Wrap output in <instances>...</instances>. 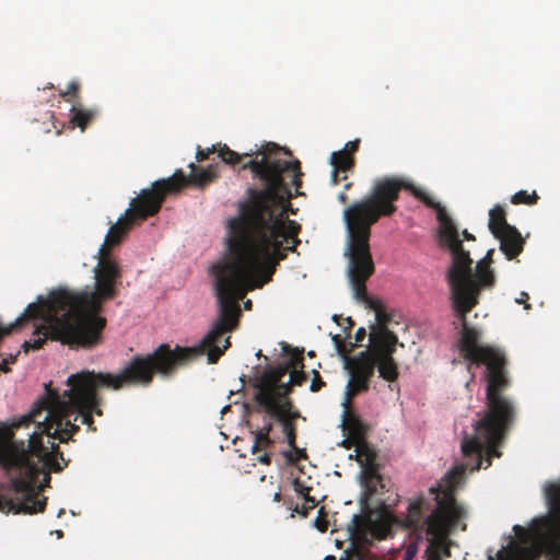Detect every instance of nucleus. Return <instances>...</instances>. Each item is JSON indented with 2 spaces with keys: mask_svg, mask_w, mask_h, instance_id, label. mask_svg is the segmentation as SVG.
Listing matches in <instances>:
<instances>
[{
  "mask_svg": "<svg viewBox=\"0 0 560 560\" xmlns=\"http://www.w3.org/2000/svg\"><path fill=\"white\" fill-rule=\"evenodd\" d=\"M278 150L279 147L271 142L242 154L226 144L197 148L198 162L218 152L225 164L250 170L262 188L247 189L248 199L241 205L240 217L230 221L228 255L211 267L219 313L208 334L195 347L176 346L172 349L170 345L162 343L151 353L132 357L126 365L137 362L138 374H174L178 368L205 352L209 363H217L231 346V337L226 335L238 326V301L249 290L270 282L279 262L300 244L301 225L287 219L285 212L293 198L291 186H294L296 196L301 194V163L277 158L275 153Z\"/></svg>",
  "mask_w": 560,
  "mask_h": 560,
  "instance_id": "nucleus-1",
  "label": "nucleus"
},
{
  "mask_svg": "<svg viewBox=\"0 0 560 560\" xmlns=\"http://www.w3.org/2000/svg\"><path fill=\"white\" fill-rule=\"evenodd\" d=\"M137 362L125 365L118 374L82 371L67 380L69 389L62 395L45 385L46 393L30 412L8 422H0V467L8 476L0 482V513L35 514L43 512L46 498L39 492L49 485L50 472L68 466L59 446L50 440L67 443L85 424L96 431L93 416H102V398L97 388L118 390L143 386Z\"/></svg>",
  "mask_w": 560,
  "mask_h": 560,
  "instance_id": "nucleus-2",
  "label": "nucleus"
},
{
  "mask_svg": "<svg viewBox=\"0 0 560 560\" xmlns=\"http://www.w3.org/2000/svg\"><path fill=\"white\" fill-rule=\"evenodd\" d=\"M378 184L388 183L397 187V200L402 189L408 190L415 198L427 207L436 211L440 222L439 240L441 246L452 254V264L446 279L451 289L452 306L456 316L462 322L460 338L457 347L460 355L470 365L486 366L485 380L486 407L483 416L478 420V430L489 438H495L506 424H513L515 408L512 400L503 396V392L510 386L506 370V358L499 348L482 345L481 331L467 323V314L479 303L482 289L492 288L495 283L491 264L479 260L472 273L469 252L464 249L459 238V232L440 202L424 189L415 186L404 177L385 176L377 179Z\"/></svg>",
  "mask_w": 560,
  "mask_h": 560,
  "instance_id": "nucleus-3",
  "label": "nucleus"
},
{
  "mask_svg": "<svg viewBox=\"0 0 560 560\" xmlns=\"http://www.w3.org/2000/svg\"><path fill=\"white\" fill-rule=\"evenodd\" d=\"M176 177H167L155 180L151 188L142 189L138 197L131 199L129 208L125 211L106 234L105 242L97 252V265L94 267L93 289L86 287L81 291L57 289L51 291L52 305L66 311L68 315L66 327L68 334L80 336L84 332L81 343L83 346H97L102 341V331L106 319L100 315L103 305L115 299L118 294V285L121 282V268L113 259L110 250L119 245L133 225L156 214L168 191L178 188Z\"/></svg>",
  "mask_w": 560,
  "mask_h": 560,
  "instance_id": "nucleus-4",
  "label": "nucleus"
},
{
  "mask_svg": "<svg viewBox=\"0 0 560 560\" xmlns=\"http://www.w3.org/2000/svg\"><path fill=\"white\" fill-rule=\"evenodd\" d=\"M478 420L474 432L465 434L462 441L464 463L450 470L436 486L429 489V497H418L408 504L402 522L417 539L424 534L430 536V545L425 550L427 560H442V553L448 555L444 540L459 526L466 516V510L456 501L455 493L464 478L465 471L487 467L491 464L490 456H500L497 446L504 439L512 424H506L495 438H489L478 430Z\"/></svg>",
  "mask_w": 560,
  "mask_h": 560,
  "instance_id": "nucleus-5",
  "label": "nucleus"
},
{
  "mask_svg": "<svg viewBox=\"0 0 560 560\" xmlns=\"http://www.w3.org/2000/svg\"><path fill=\"white\" fill-rule=\"evenodd\" d=\"M397 187L388 183L374 182L368 196L354 201L343 210L347 228L348 278L355 300L375 313L376 323L371 326V343H398L397 336L388 329L390 315L383 303L370 298L366 281L374 273L375 266L371 254V228L382 217H392L396 211Z\"/></svg>",
  "mask_w": 560,
  "mask_h": 560,
  "instance_id": "nucleus-6",
  "label": "nucleus"
},
{
  "mask_svg": "<svg viewBox=\"0 0 560 560\" xmlns=\"http://www.w3.org/2000/svg\"><path fill=\"white\" fill-rule=\"evenodd\" d=\"M294 386L289 378L285 383H279L272 390L269 388L259 396H254L256 411L276 419L282 433L288 434L291 444L294 442L296 420H305L291 398Z\"/></svg>",
  "mask_w": 560,
  "mask_h": 560,
  "instance_id": "nucleus-7",
  "label": "nucleus"
},
{
  "mask_svg": "<svg viewBox=\"0 0 560 560\" xmlns=\"http://www.w3.org/2000/svg\"><path fill=\"white\" fill-rule=\"evenodd\" d=\"M390 532L389 514L375 512L365 506L363 512L354 514L347 525V538L350 541L349 547L345 550V557L340 560H349L350 557L357 556L361 558L362 550L371 545L374 540H382Z\"/></svg>",
  "mask_w": 560,
  "mask_h": 560,
  "instance_id": "nucleus-8",
  "label": "nucleus"
},
{
  "mask_svg": "<svg viewBox=\"0 0 560 560\" xmlns=\"http://www.w3.org/2000/svg\"><path fill=\"white\" fill-rule=\"evenodd\" d=\"M348 357L345 360V366L349 372L350 378L347 384V401H351L357 395L370 389L371 378L374 376L377 361H375V346Z\"/></svg>",
  "mask_w": 560,
  "mask_h": 560,
  "instance_id": "nucleus-9",
  "label": "nucleus"
},
{
  "mask_svg": "<svg viewBox=\"0 0 560 560\" xmlns=\"http://www.w3.org/2000/svg\"><path fill=\"white\" fill-rule=\"evenodd\" d=\"M374 346L380 377L389 383L396 382L399 376L398 364L394 359L397 343L384 342L374 343Z\"/></svg>",
  "mask_w": 560,
  "mask_h": 560,
  "instance_id": "nucleus-10",
  "label": "nucleus"
},
{
  "mask_svg": "<svg viewBox=\"0 0 560 560\" xmlns=\"http://www.w3.org/2000/svg\"><path fill=\"white\" fill-rule=\"evenodd\" d=\"M550 515L533 521V530L538 536L560 532V487H551L548 491Z\"/></svg>",
  "mask_w": 560,
  "mask_h": 560,
  "instance_id": "nucleus-11",
  "label": "nucleus"
},
{
  "mask_svg": "<svg viewBox=\"0 0 560 560\" xmlns=\"http://www.w3.org/2000/svg\"><path fill=\"white\" fill-rule=\"evenodd\" d=\"M520 542H512L508 548L503 547L497 553V560H534L536 549L528 545V533L520 525L513 527Z\"/></svg>",
  "mask_w": 560,
  "mask_h": 560,
  "instance_id": "nucleus-12",
  "label": "nucleus"
},
{
  "mask_svg": "<svg viewBox=\"0 0 560 560\" xmlns=\"http://www.w3.org/2000/svg\"><path fill=\"white\" fill-rule=\"evenodd\" d=\"M189 168L191 171L189 176H186L182 170H177L171 176V177H176L178 175L176 183H180V184H178L179 185L178 188H176L175 190L168 191L167 195L175 194V192L179 191L183 187H185L188 184H191V185H195L198 187H203V186L208 185L209 183L213 182L218 177V164H211L206 168H201V167H198L196 164L190 163Z\"/></svg>",
  "mask_w": 560,
  "mask_h": 560,
  "instance_id": "nucleus-13",
  "label": "nucleus"
},
{
  "mask_svg": "<svg viewBox=\"0 0 560 560\" xmlns=\"http://www.w3.org/2000/svg\"><path fill=\"white\" fill-rule=\"evenodd\" d=\"M500 242V249L509 260L516 258L524 249L525 240L520 231L512 226L494 235Z\"/></svg>",
  "mask_w": 560,
  "mask_h": 560,
  "instance_id": "nucleus-14",
  "label": "nucleus"
},
{
  "mask_svg": "<svg viewBox=\"0 0 560 560\" xmlns=\"http://www.w3.org/2000/svg\"><path fill=\"white\" fill-rule=\"evenodd\" d=\"M349 405L350 401L348 402L346 400V408L342 415V428L343 431L348 433L349 439L359 444L364 441L368 433V427L358 415L350 410Z\"/></svg>",
  "mask_w": 560,
  "mask_h": 560,
  "instance_id": "nucleus-15",
  "label": "nucleus"
},
{
  "mask_svg": "<svg viewBox=\"0 0 560 560\" xmlns=\"http://www.w3.org/2000/svg\"><path fill=\"white\" fill-rule=\"evenodd\" d=\"M289 373L288 366L283 363L272 366L266 370L260 377L256 380L254 385L255 393L254 396H259L267 389H273L278 386L279 383L282 382V378L285 374Z\"/></svg>",
  "mask_w": 560,
  "mask_h": 560,
  "instance_id": "nucleus-16",
  "label": "nucleus"
},
{
  "mask_svg": "<svg viewBox=\"0 0 560 560\" xmlns=\"http://www.w3.org/2000/svg\"><path fill=\"white\" fill-rule=\"evenodd\" d=\"M330 164L332 166L331 182L334 185H337L341 180L347 179V175L341 176V174L352 171L355 165V160L354 156L339 150L331 153Z\"/></svg>",
  "mask_w": 560,
  "mask_h": 560,
  "instance_id": "nucleus-17",
  "label": "nucleus"
},
{
  "mask_svg": "<svg viewBox=\"0 0 560 560\" xmlns=\"http://www.w3.org/2000/svg\"><path fill=\"white\" fill-rule=\"evenodd\" d=\"M275 423H278L276 419L265 415L264 424L252 432L254 435V454L260 450H267L273 445L275 441L270 438V433L273 430Z\"/></svg>",
  "mask_w": 560,
  "mask_h": 560,
  "instance_id": "nucleus-18",
  "label": "nucleus"
},
{
  "mask_svg": "<svg viewBox=\"0 0 560 560\" xmlns=\"http://www.w3.org/2000/svg\"><path fill=\"white\" fill-rule=\"evenodd\" d=\"M70 122L79 127L82 131L95 119L97 115L96 109L84 108L81 104H73L71 107Z\"/></svg>",
  "mask_w": 560,
  "mask_h": 560,
  "instance_id": "nucleus-19",
  "label": "nucleus"
},
{
  "mask_svg": "<svg viewBox=\"0 0 560 560\" xmlns=\"http://www.w3.org/2000/svg\"><path fill=\"white\" fill-rule=\"evenodd\" d=\"M489 230L494 235L501 233L502 231H505L513 225L509 224L506 221V212L505 209L497 205L494 208H492L489 211Z\"/></svg>",
  "mask_w": 560,
  "mask_h": 560,
  "instance_id": "nucleus-20",
  "label": "nucleus"
},
{
  "mask_svg": "<svg viewBox=\"0 0 560 560\" xmlns=\"http://www.w3.org/2000/svg\"><path fill=\"white\" fill-rule=\"evenodd\" d=\"M363 486V501L365 504H368V501L372 498V495L377 493L378 486L381 488L384 487L381 475L373 468H369L365 470Z\"/></svg>",
  "mask_w": 560,
  "mask_h": 560,
  "instance_id": "nucleus-21",
  "label": "nucleus"
},
{
  "mask_svg": "<svg viewBox=\"0 0 560 560\" xmlns=\"http://www.w3.org/2000/svg\"><path fill=\"white\" fill-rule=\"evenodd\" d=\"M293 485L294 490L305 500V504L302 506V510L296 508L295 511L306 516L307 511L316 506V500L310 495L311 488L302 483L299 479H295Z\"/></svg>",
  "mask_w": 560,
  "mask_h": 560,
  "instance_id": "nucleus-22",
  "label": "nucleus"
},
{
  "mask_svg": "<svg viewBox=\"0 0 560 560\" xmlns=\"http://www.w3.org/2000/svg\"><path fill=\"white\" fill-rule=\"evenodd\" d=\"M283 434L285 436L289 447L294 452V454L291 451L284 453V456L287 457L288 462L291 464H295L300 459L306 458L305 450L299 448L296 446L298 428L295 427V436H294V442L292 444L289 441L288 434L287 433H283Z\"/></svg>",
  "mask_w": 560,
  "mask_h": 560,
  "instance_id": "nucleus-23",
  "label": "nucleus"
},
{
  "mask_svg": "<svg viewBox=\"0 0 560 560\" xmlns=\"http://www.w3.org/2000/svg\"><path fill=\"white\" fill-rule=\"evenodd\" d=\"M538 199L539 196L535 190H533L532 192H528L527 190H520L512 196L511 202L513 205L523 203L527 206H533L537 203Z\"/></svg>",
  "mask_w": 560,
  "mask_h": 560,
  "instance_id": "nucleus-24",
  "label": "nucleus"
},
{
  "mask_svg": "<svg viewBox=\"0 0 560 560\" xmlns=\"http://www.w3.org/2000/svg\"><path fill=\"white\" fill-rule=\"evenodd\" d=\"M334 345L336 347L337 352L343 357L345 359L348 358L349 353L354 349L355 343L352 342H346L343 338L340 335H334L331 337Z\"/></svg>",
  "mask_w": 560,
  "mask_h": 560,
  "instance_id": "nucleus-25",
  "label": "nucleus"
},
{
  "mask_svg": "<svg viewBox=\"0 0 560 560\" xmlns=\"http://www.w3.org/2000/svg\"><path fill=\"white\" fill-rule=\"evenodd\" d=\"M283 364L288 366L289 371L304 369L303 350L300 351L298 349H294L290 359Z\"/></svg>",
  "mask_w": 560,
  "mask_h": 560,
  "instance_id": "nucleus-26",
  "label": "nucleus"
},
{
  "mask_svg": "<svg viewBox=\"0 0 560 560\" xmlns=\"http://www.w3.org/2000/svg\"><path fill=\"white\" fill-rule=\"evenodd\" d=\"M79 89H80L79 82L78 81H71L68 84L67 90L60 92V96L62 98H65L66 101L71 102L72 101L71 98L75 97L78 95Z\"/></svg>",
  "mask_w": 560,
  "mask_h": 560,
  "instance_id": "nucleus-27",
  "label": "nucleus"
},
{
  "mask_svg": "<svg viewBox=\"0 0 560 560\" xmlns=\"http://www.w3.org/2000/svg\"><path fill=\"white\" fill-rule=\"evenodd\" d=\"M289 373H290L289 378L291 380V384H295V386H302L307 378V375L304 372V369L291 370V371H289Z\"/></svg>",
  "mask_w": 560,
  "mask_h": 560,
  "instance_id": "nucleus-28",
  "label": "nucleus"
},
{
  "mask_svg": "<svg viewBox=\"0 0 560 560\" xmlns=\"http://www.w3.org/2000/svg\"><path fill=\"white\" fill-rule=\"evenodd\" d=\"M312 374H313V378H312L310 389H311V392L316 393V392H319L326 385V383L323 381L318 371L313 370Z\"/></svg>",
  "mask_w": 560,
  "mask_h": 560,
  "instance_id": "nucleus-29",
  "label": "nucleus"
},
{
  "mask_svg": "<svg viewBox=\"0 0 560 560\" xmlns=\"http://www.w3.org/2000/svg\"><path fill=\"white\" fill-rule=\"evenodd\" d=\"M360 144V140L355 139L353 141H349L346 143L345 148L341 150L342 152H347L351 156H354V153L358 151Z\"/></svg>",
  "mask_w": 560,
  "mask_h": 560,
  "instance_id": "nucleus-30",
  "label": "nucleus"
},
{
  "mask_svg": "<svg viewBox=\"0 0 560 560\" xmlns=\"http://www.w3.org/2000/svg\"><path fill=\"white\" fill-rule=\"evenodd\" d=\"M315 526L316 528L324 533L328 529V522L326 520V517L324 515H319L316 520H315Z\"/></svg>",
  "mask_w": 560,
  "mask_h": 560,
  "instance_id": "nucleus-31",
  "label": "nucleus"
},
{
  "mask_svg": "<svg viewBox=\"0 0 560 560\" xmlns=\"http://www.w3.org/2000/svg\"><path fill=\"white\" fill-rule=\"evenodd\" d=\"M16 359V355H10L9 358L3 359L2 364L0 365V372H9L10 369L8 368L9 363H14Z\"/></svg>",
  "mask_w": 560,
  "mask_h": 560,
  "instance_id": "nucleus-32",
  "label": "nucleus"
},
{
  "mask_svg": "<svg viewBox=\"0 0 560 560\" xmlns=\"http://www.w3.org/2000/svg\"><path fill=\"white\" fill-rule=\"evenodd\" d=\"M365 337H366V330L363 327L359 328L354 336V340H355L354 343L355 345L362 343L364 341Z\"/></svg>",
  "mask_w": 560,
  "mask_h": 560,
  "instance_id": "nucleus-33",
  "label": "nucleus"
},
{
  "mask_svg": "<svg viewBox=\"0 0 560 560\" xmlns=\"http://www.w3.org/2000/svg\"><path fill=\"white\" fill-rule=\"evenodd\" d=\"M528 300H529V295H528V293H526V292H521V295H520V298H518V299H516V302H517L518 304H524V307H525L526 310H529V308H530V305L527 303V301H528Z\"/></svg>",
  "mask_w": 560,
  "mask_h": 560,
  "instance_id": "nucleus-34",
  "label": "nucleus"
},
{
  "mask_svg": "<svg viewBox=\"0 0 560 560\" xmlns=\"http://www.w3.org/2000/svg\"><path fill=\"white\" fill-rule=\"evenodd\" d=\"M257 460L260 463V464H264V465H269L270 464V455L265 453L262 455H259L257 457Z\"/></svg>",
  "mask_w": 560,
  "mask_h": 560,
  "instance_id": "nucleus-35",
  "label": "nucleus"
},
{
  "mask_svg": "<svg viewBox=\"0 0 560 560\" xmlns=\"http://www.w3.org/2000/svg\"><path fill=\"white\" fill-rule=\"evenodd\" d=\"M493 253H494V249L491 248L487 252L486 256L482 258L485 261H488L489 264H492L493 259H492V256H493Z\"/></svg>",
  "mask_w": 560,
  "mask_h": 560,
  "instance_id": "nucleus-36",
  "label": "nucleus"
},
{
  "mask_svg": "<svg viewBox=\"0 0 560 560\" xmlns=\"http://www.w3.org/2000/svg\"><path fill=\"white\" fill-rule=\"evenodd\" d=\"M462 235H463L464 240H466V241H475L476 240L475 236L471 233H469L467 230H464Z\"/></svg>",
  "mask_w": 560,
  "mask_h": 560,
  "instance_id": "nucleus-37",
  "label": "nucleus"
},
{
  "mask_svg": "<svg viewBox=\"0 0 560 560\" xmlns=\"http://www.w3.org/2000/svg\"><path fill=\"white\" fill-rule=\"evenodd\" d=\"M339 200H340V202L346 203L348 201L347 195L345 192H341L339 195Z\"/></svg>",
  "mask_w": 560,
  "mask_h": 560,
  "instance_id": "nucleus-38",
  "label": "nucleus"
},
{
  "mask_svg": "<svg viewBox=\"0 0 560 560\" xmlns=\"http://www.w3.org/2000/svg\"><path fill=\"white\" fill-rule=\"evenodd\" d=\"M346 320H347V322H348V324H349L348 329L350 330V329H351V327L353 326V322H352V319H351L350 317H348ZM347 337H350V331H349V332H347Z\"/></svg>",
  "mask_w": 560,
  "mask_h": 560,
  "instance_id": "nucleus-39",
  "label": "nucleus"
},
{
  "mask_svg": "<svg viewBox=\"0 0 560 560\" xmlns=\"http://www.w3.org/2000/svg\"><path fill=\"white\" fill-rule=\"evenodd\" d=\"M280 500H281V493L280 492L275 493L273 501L280 502Z\"/></svg>",
  "mask_w": 560,
  "mask_h": 560,
  "instance_id": "nucleus-40",
  "label": "nucleus"
},
{
  "mask_svg": "<svg viewBox=\"0 0 560 560\" xmlns=\"http://www.w3.org/2000/svg\"><path fill=\"white\" fill-rule=\"evenodd\" d=\"M244 305H245V308H246V310H250V307H252V301H250V300H247V301L244 303Z\"/></svg>",
  "mask_w": 560,
  "mask_h": 560,
  "instance_id": "nucleus-41",
  "label": "nucleus"
},
{
  "mask_svg": "<svg viewBox=\"0 0 560 560\" xmlns=\"http://www.w3.org/2000/svg\"><path fill=\"white\" fill-rule=\"evenodd\" d=\"M324 560H336L335 556H326Z\"/></svg>",
  "mask_w": 560,
  "mask_h": 560,
  "instance_id": "nucleus-42",
  "label": "nucleus"
},
{
  "mask_svg": "<svg viewBox=\"0 0 560 560\" xmlns=\"http://www.w3.org/2000/svg\"><path fill=\"white\" fill-rule=\"evenodd\" d=\"M336 546L338 548H341L342 547V541H340L339 539H336Z\"/></svg>",
  "mask_w": 560,
  "mask_h": 560,
  "instance_id": "nucleus-43",
  "label": "nucleus"
},
{
  "mask_svg": "<svg viewBox=\"0 0 560 560\" xmlns=\"http://www.w3.org/2000/svg\"><path fill=\"white\" fill-rule=\"evenodd\" d=\"M307 354H308L310 357H314V355H315V352H314V351H310Z\"/></svg>",
  "mask_w": 560,
  "mask_h": 560,
  "instance_id": "nucleus-44",
  "label": "nucleus"
},
{
  "mask_svg": "<svg viewBox=\"0 0 560 560\" xmlns=\"http://www.w3.org/2000/svg\"><path fill=\"white\" fill-rule=\"evenodd\" d=\"M350 186H351V183H348V184H346L345 188H346V189H349V188H350Z\"/></svg>",
  "mask_w": 560,
  "mask_h": 560,
  "instance_id": "nucleus-45",
  "label": "nucleus"
},
{
  "mask_svg": "<svg viewBox=\"0 0 560 560\" xmlns=\"http://www.w3.org/2000/svg\"><path fill=\"white\" fill-rule=\"evenodd\" d=\"M334 320L338 323V316L337 315H334Z\"/></svg>",
  "mask_w": 560,
  "mask_h": 560,
  "instance_id": "nucleus-46",
  "label": "nucleus"
},
{
  "mask_svg": "<svg viewBox=\"0 0 560 560\" xmlns=\"http://www.w3.org/2000/svg\"><path fill=\"white\" fill-rule=\"evenodd\" d=\"M46 88H47V89H52V88H54V85H52V84H49V85H47Z\"/></svg>",
  "mask_w": 560,
  "mask_h": 560,
  "instance_id": "nucleus-47",
  "label": "nucleus"
}]
</instances>
